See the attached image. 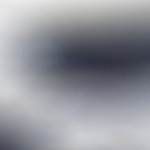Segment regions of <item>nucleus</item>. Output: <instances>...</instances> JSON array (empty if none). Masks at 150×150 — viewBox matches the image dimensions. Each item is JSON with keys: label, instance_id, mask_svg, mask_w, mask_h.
Segmentation results:
<instances>
[{"label": "nucleus", "instance_id": "1", "mask_svg": "<svg viewBox=\"0 0 150 150\" xmlns=\"http://www.w3.org/2000/svg\"><path fill=\"white\" fill-rule=\"evenodd\" d=\"M99 38H101L100 37ZM102 38H104L103 37H102ZM106 38H107L106 37ZM110 38H114V37H110ZM117 38H125V37H117ZM128 38H150V37H129Z\"/></svg>", "mask_w": 150, "mask_h": 150}]
</instances>
